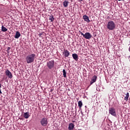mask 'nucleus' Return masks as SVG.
Returning a JSON list of instances; mask_svg holds the SVG:
<instances>
[{"label": "nucleus", "mask_w": 130, "mask_h": 130, "mask_svg": "<svg viewBox=\"0 0 130 130\" xmlns=\"http://www.w3.org/2000/svg\"><path fill=\"white\" fill-rule=\"evenodd\" d=\"M109 113L113 116H116V112L115 111V109H114V108H110L109 109Z\"/></svg>", "instance_id": "6"}, {"label": "nucleus", "mask_w": 130, "mask_h": 130, "mask_svg": "<svg viewBox=\"0 0 130 130\" xmlns=\"http://www.w3.org/2000/svg\"><path fill=\"white\" fill-rule=\"evenodd\" d=\"M49 20L51 21V22H53V21H54V17H53V16H50Z\"/></svg>", "instance_id": "20"}, {"label": "nucleus", "mask_w": 130, "mask_h": 130, "mask_svg": "<svg viewBox=\"0 0 130 130\" xmlns=\"http://www.w3.org/2000/svg\"><path fill=\"white\" fill-rule=\"evenodd\" d=\"M79 130H82V129H79Z\"/></svg>", "instance_id": "25"}, {"label": "nucleus", "mask_w": 130, "mask_h": 130, "mask_svg": "<svg viewBox=\"0 0 130 130\" xmlns=\"http://www.w3.org/2000/svg\"><path fill=\"white\" fill-rule=\"evenodd\" d=\"M63 53L65 57H68L70 56V52L68 51L67 49H64Z\"/></svg>", "instance_id": "8"}, {"label": "nucleus", "mask_w": 130, "mask_h": 130, "mask_svg": "<svg viewBox=\"0 0 130 130\" xmlns=\"http://www.w3.org/2000/svg\"><path fill=\"white\" fill-rule=\"evenodd\" d=\"M78 2H79L80 3H81V2H83V0H78Z\"/></svg>", "instance_id": "22"}, {"label": "nucleus", "mask_w": 130, "mask_h": 130, "mask_svg": "<svg viewBox=\"0 0 130 130\" xmlns=\"http://www.w3.org/2000/svg\"><path fill=\"white\" fill-rule=\"evenodd\" d=\"M129 97V93L128 92H127L126 94V96L124 97V100L126 101H127L128 100V98Z\"/></svg>", "instance_id": "16"}, {"label": "nucleus", "mask_w": 130, "mask_h": 130, "mask_svg": "<svg viewBox=\"0 0 130 130\" xmlns=\"http://www.w3.org/2000/svg\"><path fill=\"white\" fill-rule=\"evenodd\" d=\"M62 73L64 78H67V72H66V70L63 69L62 71Z\"/></svg>", "instance_id": "19"}, {"label": "nucleus", "mask_w": 130, "mask_h": 130, "mask_svg": "<svg viewBox=\"0 0 130 130\" xmlns=\"http://www.w3.org/2000/svg\"><path fill=\"white\" fill-rule=\"evenodd\" d=\"M35 56H36V54L35 53H32L27 55L26 57V60L27 63H32L34 61V59H35Z\"/></svg>", "instance_id": "1"}, {"label": "nucleus", "mask_w": 130, "mask_h": 130, "mask_svg": "<svg viewBox=\"0 0 130 130\" xmlns=\"http://www.w3.org/2000/svg\"><path fill=\"white\" fill-rule=\"evenodd\" d=\"M96 80L97 76L96 75L93 76L91 79V80L90 81V85H92V84H93V83H95Z\"/></svg>", "instance_id": "9"}, {"label": "nucleus", "mask_w": 130, "mask_h": 130, "mask_svg": "<svg viewBox=\"0 0 130 130\" xmlns=\"http://www.w3.org/2000/svg\"><path fill=\"white\" fill-rule=\"evenodd\" d=\"M20 36H21V34L20 33V32L16 31L15 37H14L15 38H16V39H18V38H19L20 37Z\"/></svg>", "instance_id": "14"}, {"label": "nucleus", "mask_w": 130, "mask_h": 130, "mask_svg": "<svg viewBox=\"0 0 130 130\" xmlns=\"http://www.w3.org/2000/svg\"><path fill=\"white\" fill-rule=\"evenodd\" d=\"M63 5L65 8H67L69 6V2L67 1H64Z\"/></svg>", "instance_id": "17"}, {"label": "nucleus", "mask_w": 130, "mask_h": 130, "mask_svg": "<svg viewBox=\"0 0 130 130\" xmlns=\"http://www.w3.org/2000/svg\"><path fill=\"white\" fill-rule=\"evenodd\" d=\"M23 116L24 118H25L26 119H27V118H29V117H30V115H29V112L24 113Z\"/></svg>", "instance_id": "13"}, {"label": "nucleus", "mask_w": 130, "mask_h": 130, "mask_svg": "<svg viewBox=\"0 0 130 130\" xmlns=\"http://www.w3.org/2000/svg\"><path fill=\"white\" fill-rule=\"evenodd\" d=\"M115 27H116V25L113 21H110L108 22L107 28V29H109V30H114V29H115Z\"/></svg>", "instance_id": "2"}, {"label": "nucleus", "mask_w": 130, "mask_h": 130, "mask_svg": "<svg viewBox=\"0 0 130 130\" xmlns=\"http://www.w3.org/2000/svg\"><path fill=\"white\" fill-rule=\"evenodd\" d=\"M78 106H79L80 109H81V108H82V106H83V103H82V101H79L78 102Z\"/></svg>", "instance_id": "18"}, {"label": "nucleus", "mask_w": 130, "mask_h": 130, "mask_svg": "<svg viewBox=\"0 0 130 130\" xmlns=\"http://www.w3.org/2000/svg\"><path fill=\"white\" fill-rule=\"evenodd\" d=\"M85 107H87V106H85Z\"/></svg>", "instance_id": "24"}, {"label": "nucleus", "mask_w": 130, "mask_h": 130, "mask_svg": "<svg viewBox=\"0 0 130 130\" xmlns=\"http://www.w3.org/2000/svg\"><path fill=\"white\" fill-rule=\"evenodd\" d=\"M5 74L6 76L9 78V79H12L13 78V74H12V73L9 71V70L5 71Z\"/></svg>", "instance_id": "7"}, {"label": "nucleus", "mask_w": 130, "mask_h": 130, "mask_svg": "<svg viewBox=\"0 0 130 130\" xmlns=\"http://www.w3.org/2000/svg\"><path fill=\"white\" fill-rule=\"evenodd\" d=\"M47 67L49 70H52L54 68V60H52L47 62Z\"/></svg>", "instance_id": "4"}, {"label": "nucleus", "mask_w": 130, "mask_h": 130, "mask_svg": "<svg viewBox=\"0 0 130 130\" xmlns=\"http://www.w3.org/2000/svg\"><path fill=\"white\" fill-rule=\"evenodd\" d=\"M75 127V124L73 123H70L69 125L68 129L69 130H73Z\"/></svg>", "instance_id": "11"}, {"label": "nucleus", "mask_w": 130, "mask_h": 130, "mask_svg": "<svg viewBox=\"0 0 130 130\" xmlns=\"http://www.w3.org/2000/svg\"><path fill=\"white\" fill-rule=\"evenodd\" d=\"M10 49H11V48L10 47H8V50H10Z\"/></svg>", "instance_id": "23"}, {"label": "nucleus", "mask_w": 130, "mask_h": 130, "mask_svg": "<svg viewBox=\"0 0 130 130\" xmlns=\"http://www.w3.org/2000/svg\"><path fill=\"white\" fill-rule=\"evenodd\" d=\"M83 19L84 20L85 22H87V23H89L90 22V19H89V17L87 15H84L83 16Z\"/></svg>", "instance_id": "10"}, {"label": "nucleus", "mask_w": 130, "mask_h": 130, "mask_svg": "<svg viewBox=\"0 0 130 130\" xmlns=\"http://www.w3.org/2000/svg\"><path fill=\"white\" fill-rule=\"evenodd\" d=\"M8 31V28L4 26V25L2 26V32H7Z\"/></svg>", "instance_id": "15"}, {"label": "nucleus", "mask_w": 130, "mask_h": 130, "mask_svg": "<svg viewBox=\"0 0 130 130\" xmlns=\"http://www.w3.org/2000/svg\"><path fill=\"white\" fill-rule=\"evenodd\" d=\"M2 88V84L0 83V94H2L3 92H2V90H1V88Z\"/></svg>", "instance_id": "21"}, {"label": "nucleus", "mask_w": 130, "mask_h": 130, "mask_svg": "<svg viewBox=\"0 0 130 130\" xmlns=\"http://www.w3.org/2000/svg\"><path fill=\"white\" fill-rule=\"evenodd\" d=\"M72 57L76 60V61H78V54L76 53H74L72 54Z\"/></svg>", "instance_id": "12"}, {"label": "nucleus", "mask_w": 130, "mask_h": 130, "mask_svg": "<svg viewBox=\"0 0 130 130\" xmlns=\"http://www.w3.org/2000/svg\"><path fill=\"white\" fill-rule=\"evenodd\" d=\"M79 32L81 35L83 36L84 38H85V39H91V38H92V35L91 34H90V32H86L85 34H84V33L82 32V31L80 30Z\"/></svg>", "instance_id": "5"}, {"label": "nucleus", "mask_w": 130, "mask_h": 130, "mask_svg": "<svg viewBox=\"0 0 130 130\" xmlns=\"http://www.w3.org/2000/svg\"><path fill=\"white\" fill-rule=\"evenodd\" d=\"M40 124L42 126H47L48 124V119L47 118H42L40 120Z\"/></svg>", "instance_id": "3"}]
</instances>
